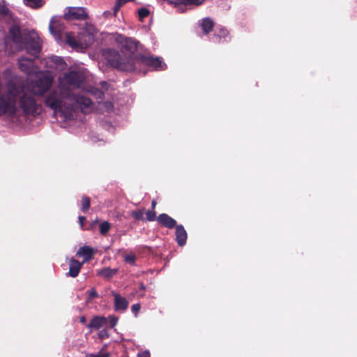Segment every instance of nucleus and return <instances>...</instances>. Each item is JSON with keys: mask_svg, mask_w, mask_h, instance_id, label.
I'll list each match as a JSON object with an SVG mask.
<instances>
[{"mask_svg": "<svg viewBox=\"0 0 357 357\" xmlns=\"http://www.w3.org/2000/svg\"><path fill=\"white\" fill-rule=\"evenodd\" d=\"M84 82L85 76L80 71L70 70L64 73L59 78L58 88L51 91L46 96L45 105L55 112L60 113L65 119H73L75 105L67 104L66 99H73V89L80 88Z\"/></svg>", "mask_w": 357, "mask_h": 357, "instance_id": "obj_1", "label": "nucleus"}, {"mask_svg": "<svg viewBox=\"0 0 357 357\" xmlns=\"http://www.w3.org/2000/svg\"><path fill=\"white\" fill-rule=\"evenodd\" d=\"M17 87L20 89L19 94L15 98L14 102V112L9 113L5 112L9 116H14L17 111V103L18 102V107L22 110L24 114L36 116L40 113L41 105L36 102L34 95L24 91L23 85L17 84Z\"/></svg>", "mask_w": 357, "mask_h": 357, "instance_id": "obj_2", "label": "nucleus"}, {"mask_svg": "<svg viewBox=\"0 0 357 357\" xmlns=\"http://www.w3.org/2000/svg\"><path fill=\"white\" fill-rule=\"evenodd\" d=\"M102 56L111 67L125 72L133 71L132 57L123 59L118 51L110 48L103 50Z\"/></svg>", "mask_w": 357, "mask_h": 357, "instance_id": "obj_3", "label": "nucleus"}, {"mask_svg": "<svg viewBox=\"0 0 357 357\" xmlns=\"http://www.w3.org/2000/svg\"><path fill=\"white\" fill-rule=\"evenodd\" d=\"M132 72H140L141 67L146 66L153 68L155 70H162V61L159 57H153V56H145L138 54L132 57Z\"/></svg>", "mask_w": 357, "mask_h": 357, "instance_id": "obj_4", "label": "nucleus"}, {"mask_svg": "<svg viewBox=\"0 0 357 357\" xmlns=\"http://www.w3.org/2000/svg\"><path fill=\"white\" fill-rule=\"evenodd\" d=\"M53 79L50 76L42 75L31 81L29 90L34 96H43L52 85Z\"/></svg>", "mask_w": 357, "mask_h": 357, "instance_id": "obj_5", "label": "nucleus"}, {"mask_svg": "<svg viewBox=\"0 0 357 357\" xmlns=\"http://www.w3.org/2000/svg\"><path fill=\"white\" fill-rule=\"evenodd\" d=\"M25 49L29 54L33 56L35 58L39 56L42 50V43L38 36L33 32L24 33V43Z\"/></svg>", "mask_w": 357, "mask_h": 357, "instance_id": "obj_6", "label": "nucleus"}, {"mask_svg": "<svg viewBox=\"0 0 357 357\" xmlns=\"http://www.w3.org/2000/svg\"><path fill=\"white\" fill-rule=\"evenodd\" d=\"M116 41L123 52L134 53L137 50V41L132 38L119 35L116 38Z\"/></svg>", "mask_w": 357, "mask_h": 357, "instance_id": "obj_7", "label": "nucleus"}, {"mask_svg": "<svg viewBox=\"0 0 357 357\" xmlns=\"http://www.w3.org/2000/svg\"><path fill=\"white\" fill-rule=\"evenodd\" d=\"M64 18L68 20H84L88 18L85 8L82 7H70L67 13L64 14Z\"/></svg>", "mask_w": 357, "mask_h": 357, "instance_id": "obj_8", "label": "nucleus"}, {"mask_svg": "<svg viewBox=\"0 0 357 357\" xmlns=\"http://www.w3.org/2000/svg\"><path fill=\"white\" fill-rule=\"evenodd\" d=\"M49 29L52 35L56 38H61V33L63 31L65 26L61 20L52 17L49 25Z\"/></svg>", "mask_w": 357, "mask_h": 357, "instance_id": "obj_9", "label": "nucleus"}, {"mask_svg": "<svg viewBox=\"0 0 357 357\" xmlns=\"http://www.w3.org/2000/svg\"><path fill=\"white\" fill-rule=\"evenodd\" d=\"M66 102L67 104H73L75 105V110L73 114L75 113L77 107V105H79L83 106L85 108L89 107L92 104V101L90 98H86L84 96H78L74 94V98L73 99L66 98Z\"/></svg>", "mask_w": 357, "mask_h": 357, "instance_id": "obj_10", "label": "nucleus"}, {"mask_svg": "<svg viewBox=\"0 0 357 357\" xmlns=\"http://www.w3.org/2000/svg\"><path fill=\"white\" fill-rule=\"evenodd\" d=\"M112 294L114 297V310L116 312L126 311L129 305L128 301L124 297L121 296L120 294H119L114 291H112Z\"/></svg>", "mask_w": 357, "mask_h": 357, "instance_id": "obj_11", "label": "nucleus"}, {"mask_svg": "<svg viewBox=\"0 0 357 357\" xmlns=\"http://www.w3.org/2000/svg\"><path fill=\"white\" fill-rule=\"evenodd\" d=\"M96 252V249L91 248L88 245H84L79 248L76 255L83 257V261L82 262L84 264L91 260Z\"/></svg>", "mask_w": 357, "mask_h": 357, "instance_id": "obj_12", "label": "nucleus"}, {"mask_svg": "<svg viewBox=\"0 0 357 357\" xmlns=\"http://www.w3.org/2000/svg\"><path fill=\"white\" fill-rule=\"evenodd\" d=\"M157 221L159 225L168 229H173L177 226L176 221L167 213L160 214L157 218Z\"/></svg>", "mask_w": 357, "mask_h": 357, "instance_id": "obj_13", "label": "nucleus"}, {"mask_svg": "<svg viewBox=\"0 0 357 357\" xmlns=\"http://www.w3.org/2000/svg\"><path fill=\"white\" fill-rule=\"evenodd\" d=\"M107 324V319L102 316L93 317L87 324V328L98 330Z\"/></svg>", "mask_w": 357, "mask_h": 357, "instance_id": "obj_14", "label": "nucleus"}, {"mask_svg": "<svg viewBox=\"0 0 357 357\" xmlns=\"http://www.w3.org/2000/svg\"><path fill=\"white\" fill-rule=\"evenodd\" d=\"M176 241L181 247L186 243L188 234L182 225H178L176 227Z\"/></svg>", "mask_w": 357, "mask_h": 357, "instance_id": "obj_15", "label": "nucleus"}, {"mask_svg": "<svg viewBox=\"0 0 357 357\" xmlns=\"http://www.w3.org/2000/svg\"><path fill=\"white\" fill-rule=\"evenodd\" d=\"M84 263L79 262L74 258H71L69 261V272L68 275L72 278H76L83 266Z\"/></svg>", "mask_w": 357, "mask_h": 357, "instance_id": "obj_16", "label": "nucleus"}, {"mask_svg": "<svg viewBox=\"0 0 357 357\" xmlns=\"http://www.w3.org/2000/svg\"><path fill=\"white\" fill-rule=\"evenodd\" d=\"M228 36L229 31L225 28L220 27L215 31L211 40L214 43H221Z\"/></svg>", "mask_w": 357, "mask_h": 357, "instance_id": "obj_17", "label": "nucleus"}, {"mask_svg": "<svg viewBox=\"0 0 357 357\" xmlns=\"http://www.w3.org/2000/svg\"><path fill=\"white\" fill-rule=\"evenodd\" d=\"M10 34L13 43L16 44H22L24 40V34L22 35L18 27L13 26L10 29Z\"/></svg>", "mask_w": 357, "mask_h": 357, "instance_id": "obj_18", "label": "nucleus"}, {"mask_svg": "<svg viewBox=\"0 0 357 357\" xmlns=\"http://www.w3.org/2000/svg\"><path fill=\"white\" fill-rule=\"evenodd\" d=\"M119 272L117 268H111L110 267H105L98 271L97 275L103 277L106 280H109L116 275Z\"/></svg>", "mask_w": 357, "mask_h": 357, "instance_id": "obj_19", "label": "nucleus"}, {"mask_svg": "<svg viewBox=\"0 0 357 357\" xmlns=\"http://www.w3.org/2000/svg\"><path fill=\"white\" fill-rule=\"evenodd\" d=\"M201 26L204 34H208L213 29L214 23L211 18H204L201 22Z\"/></svg>", "mask_w": 357, "mask_h": 357, "instance_id": "obj_20", "label": "nucleus"}, {"mask_svg": "<svg viewBox=\"0 0 357 357\" xmlns=\"http://www.w3.org/2000/svg\"><path fill=\"white\" fill-rule=\"evenodd\" d=\"M33 59H29L25 56H22L19 59V67L22 71L29 72L30 70L29 64H31Z\"/></svg>", "mask_w": 357, "mask_h": 357, "instance_id": "obj_21", "label": "nucleus"}, {"mask_svg": "<svg viewBox=\"0 0 357 357\" xmlns=\"http://www.w3.org/2000/svg\"><path fill=\"white\" fill-rule=\"evenodd\" d=\"M66 41L68 45L73 48L82 47V44L78 42L72 33L68 32L66 34Z\"/></svg>", "mask_w": 357, "mask_h": 357, "instance_id": "obj_22", "label": "nucleus"}, {"mask_svg": "<svg viewBox=\"0 0 357 357\" xmlns=\"http://www.w3.org/2000/svg\"><path fill=\"white\" fill-rule=\"evenodd\" d=\"M145 211V208H143L142 209H137L135 211H132L130 212V216L135 219L136 221L142 220L143 222L145 221V218L144 217V214Z\"/></svg>", "mask_w": 357, "mask_h": 357, "instance_id": "obj_23", "label": "nucleus"}, {"mask_svg": "<svg viewBox=\"0 0 357 357\" xmlns=\"http://www.w3.org/2000/svg\"><path fill=\"white\" fill-rule=\"evenodd\" d=\"M111 229V224L107 221H104L100 224V233L102 236H106Z\"/></svg>", "mask_w": 357, "mask_h": 357, "instance_id": "obj_24", "label": "nucleus"}, {"mask_svg": "<svg viewBox=\"0 0 357 357\" xmlns=\"http://www.w3.org/2000/svg\"><path fill=\"white\" fill-rule=\"evenodd\" d=\"M82 207L81 210L82 212L86 213L90 208L91 200L90 198L87 196H83L82 197Z\"/></svg>", "mask_w": 357, "mask_h": 357, "instance_id": "obj_25", "label": "nucleus"}, {"mask_svg": "<svg viewBox=\"0 0 357 357\" xmlns=\"http://www.w3.org/2000/svg\"><path fill=\"white\" fill-rule=\"evenodd\" d=\"M136 256L134 253L130 252L123 256V261L130 265L135 266L136 261Z\"/></svg>", "mask_w": 357, "mask_h": 357, "instance_id": "obj_26", "label": "nucleus"}, {"mask_svg": "<svg viewBox=\"0 0 357 357\" xmlns=\"http://www.w3.org/2000/svg\"><path fill=\"white\" fill-rule=\"evenodd\" d=\"M26 5L37 8L43 6L44 2L43 0H24Z\"/></svg>", "mask_w": 357, "mask_h": 357, "instance_id": "obj_27", "label": "nucleus"}, {"mask_svg": "<svg viewBox=\"0 0 357 357\" xmlns=\"http://www.w3.org/2000/svg\"><path fill=\"white\" fill-rule=\"evenodd\" d=\"M150 14V11L146 8H141L138 10V17L140 22H143L144 19L148 17Z\"/></svg>", "mask_w": 357, "mask_h": 357, "instance_id": "obj_28", "label": "nucleus"}, {"mask_svg": "<svg viewBox=\"0 0 357 357\" xmlns=\"http://www.w3.org/2000/svg\"><path fill=\"white\" fill-rule=\"evenodd\" d=\"M145 213H146L145 221L147 220V221L152 222L155 220H157L158 217H156V212L155 210H149Z\"/></svg>", "mask_w": 357, "mask_h": 357, "instance_id": "obj_29", "label": "nucleus"}, {"mask_svg": "<svg viewBox=\"0 0 357 357\" xmlns=\"http://www.w3.org/2000/svg\"><path fill=\"white\" fill-rule=\"evenodd\" d=\"M9 10L5 5L3 0H0V17H3L7 15Z\"/></svg>", "mask_w": 357, "mask_h": 357, "instance_id": "obj_30", "label": "nucleus"}, {"mask_svg": "<svg viewBox=\"0 0 357 357\" xmlns=\"http://www.w3.org/2000/svg\"><path fill=\"white\" fill-rule=\"evenodd\" d=\"M181 3L185 4V5H200L202 4L204 0H180Z\"/></svg>", "mask_w": 357, "mask_h": 357, "instance_id": "obj_31", "label": "nucleus"}, {"mask_svg": "<svg viewBox=\"0 0 357 357\" xmlns=\"http://www.w3.org/2000/svg\"><path fill=\"white\" fill-rule=\"evenodd\" d=\"M89 299L91 300L93 298L98 297V294L96 289L91 288L90 290H89Z\"/></svg>", "mask_w": 357, "mask_h": 357, "instance_id": "obj_32", "label": "nucleus"}, {"mask_svg": "<svg viewBox=\"0 0 357 357\" xmlns=\"http://www.w3.org/2000/svg\"><path fill=\"white\" fill-rule=\"evenodd\" d=\"M118 322V318L115 316H110L109 317V324L111 328H114Z\"/></svg>", "mask_w": 357, "mask_h": 357, "instance_id": "obj_33", "label": "nucleus"}, {"mask_svg": "<svg viewBox=\"0 0 357 357\" xmlns=\"http://www.w3.org/2000/svg\"><path fill=\"white\" fill-rule=\"evenodd\" d=\"M140 307L141 306L139 303H135L131 306V310L135 314H137L139 311Z\"/></svg>", "mask_w": 357, "mask_h": 357, "instance_id": "obj_34", "label": "nucleus"}, {"mask_svg": "<svg viewBox=\"0 0 357 357\" xmlns=\"http://www.w3.org/2000/svg\"><path fill=\"white\" fill-rule=\"evenodd\" d=\"M109 355L108 353H102V352H99L97 354H91L90 355V357H109Z\"/></svg>", "mask_w": 357, "mask_h": 357, "instance_id": "obj_35", "label": "nucleus"}, {"mask_svg": "<svg viewBox=\"0 0 357 357\" xmlns=\"http://www.w3.org/2000/svg\"><path fill=\"white\" fill-rule=\"evenodd\" d=\"M79 224L82 229H84V222L86 220V217L83 215H79L78 218Z\"/></svg>", "mask_w": 357, "mask_h": 357, "instance_id": "obj_36", "label": "nucleus"}, {"mask_svg": "<svg viewBox=\"0 0 357 357\" xmlns=\"http://www.w3.org/2000/svg\"><path fill=\"white\" fill-rule=\"evenodd\" d=\"M123 6V4L116 0V5L114 7V12L116 14L120 9V8Z\"/></svg>", "mask_w": 357, "mask_h": 357, "instance_id": "obj_37", "label": "nucleus"}, {"mask_svg": "<svg viewBox=\"0 0 357 357\" xmlns=\"http://www.w3.org/2000/svg\"><path fill=\"white\" fill-rule=\"evenodd\" d=\"M137 357H150V353L148 351H144L139 353Z\"/></svg>", "mask_w": 357, "mask_h": 357, "instance_id": "obj_38", "label": "nucleus"}, {"mask_svg": "<svg viewBox=\"0 0 357 357\" xmlns=\"http://www.w3.org/2000/svg\"><path fill=\"white\" fill-rule=\"evenodd\" d=\"M98 336L100 338L103 339L105 337H108L106 330H102L100 331Z\"/></svg>", "mask_w": 357, "mask_h": 357, "instance_id": "obj_39", "label": "nucleus"}, {"mask_svg": "<svg viewBox=\"0 0 357 357\" xmlns=\"http://www.w3.org/2000/svg\"><path fill=\"white\" fill-rule=\"evenodd\" d=\"M53 61L55 62L57 64H59V63H63V59L61 58H59V57H57L56 56L54 59H53Z\"/></svg>", "mask_w": 357, "mask_h": 357, "instance_id": "obj_40", "label": "nucleus"}, {"mask_svg": "<svg viewBox=\"0 0 357 357\" xmlns=\"http://www.w3.org/2000/svg\"><path fill=\"white\" fill-rule=\"evenodd\" d=\"M156 204H157V202L155 200H153L151 202V210H155Z\"/></svg>", "mask_w": 357, "mask_h": 357, "instance_id": "obj_41", "label": "nucleus"}, {"mask_svg": "<svg viewBox=\"0 0 357 357\" xmlns=\"http://www.w3.org/2000/svg\"><path fill=\"white\" fill-rule=\"evenodd\" d=\"M79 321L82 324H85L86 322V318L84 316H82L79 319Z\"/></svg>", "mask_w": 357, "mask_h": 357, "instance_id": "obj_42", "label": "nucleus"}, {"mask_svg": "<svg viewBox=\"0 0 357 357\" xmlns=\"http://www.w3.org/2000/svg\"><path fill=\"white\" fill-rule=\"evenodd\" d=\"M103 96H104V93L102 91H98V98H102Z\"/></svg>", "mask_w": 357, "mask_h": 357, "instance_id": "obj_43", "label": "nucleus"}, {"mask_svg": "<svg viewBox=\"0 0 357 357\" xmlns=\"http://www.w3.org/2000/svg\"><path fill=\"white\" fill-rule=\"evenodd\" d=\"M145 288L144 285L143 284H141V289H144Z\"/></svg>", "mask_w": 357, "mask_h": 357, "instance_id": "obj_44", "label": "nucleus"}]
</instances>
